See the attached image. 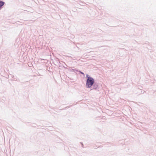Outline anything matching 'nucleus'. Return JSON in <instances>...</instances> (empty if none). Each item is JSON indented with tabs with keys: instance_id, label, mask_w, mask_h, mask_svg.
I'll use <instances>...</instances> for the list:
<instances>
[{
	"instance_id": "7ed1b4c3",
	"label": "nucleus",
	"mask_w": 156,
	"mask_h": 156,
	"mask_svg": "<svg viewBox=\"0 0 156 156\" xmlns=\"http://www.w3.org/2000/svg\"><path fill=\"white\" fill-rule=\"evenodd\" d=\"M80 73L81 74H84V73H83V72H80Z\"/></svg>"
},
{
	"instance_id": "f03ea898",
	"label": "nucleus",
	"mask_w": 156,
	"mask_h": 156,
	"mask_svg": "<svg viewBox=\"0 0 156 156\" xmlns=\"http://www.w3.org/2000/svg\"><path fill=\"white\" fill-rule=\"evenodd\" d=\"M4 4V2H0V7L2 6Z\"/></svg>"
},
{
	"instance_id": "f257e3e1",
	"label": "nucleus",
	"mask_w": 156,
	"mask_h": 156,
	"mask_svg": "<svg viewBox=\"0 0 156 156\" xmlns=\"http://www.w3.org/2000/svg\"><path fill=\"white\" fill-rule=\"evenodd\" d=\"M87 78L86 86L87 87L90 88L93 84L94 83V80L91 77L89 76L88 75H87Z\"/></svg>"
}]
</instances>
